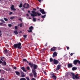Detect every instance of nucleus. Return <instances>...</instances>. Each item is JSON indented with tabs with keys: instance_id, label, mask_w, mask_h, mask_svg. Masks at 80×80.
I'll use <instances>...</instances> for the list:
<instances>
[{
	"instance_id": "1",
	"label": "nucleus",
	"mask_w": 80,
	"mask_h": 80,
	"mask_svg": "<svg viewBox=\"0 0 80 80\" xmlns=\"http://www.w3.org/2000/svg\"><path fill=\"white\" fill-rule=\"evenodd\" d=\"M28 65H30L31 68H32V70H37V68H38V66L33 63L29 62Z\"/></svg>"
},
{
	"instance_id": "2",
	"label": "nucleus",
	"mask_w": 80,
	"mask_h": 80,
	"mask_svg": "<svg viewBox=\"0 0 80 80\" xmlns=\"http://www.w3.org/2000/svg\"><path fill=\"white\" fill-rule=\"evenodd\" d=\"M32 14L30 13L31 16L32 17H35V16H37V15L38 16H40V15H41V13H38V12H35L34 11H32Z\"/></svg>"
},
{
	"instance_id": "3",
	"label": "nucleus",
	"mask_w": 80,
	"mask_h": 80,
	"mask_svg": "<svg viewBox=\"0 0 80 80\" xmlns=\"http://www.w3.org/2000/svg\"><path fill=\"white\" fill-rule=\"evenodd\" d=\"M14 48H18L21 49L22 48V44L20 42H19L18 44H15L13 45Z\"/></svg>"
},
{
	"instance_id": "4",
	"label": "nucleus",
	"mask_w": 80,
	"mask_h": 80,
	"mask_svg": "<svg viewBox=\"0 0 80 80\" xmlns=\"http://www.w3.org/2000/svg\"><path fill=\"white\" fill-rule=\"evenodd\" d=\"M52 76L51 77V78H53L54 80L57 79V76L55 75V74H54V73H52Z\"/></svg>"
},
{
	"instance_id": "5",
	"label": "nucleus",
	"mask_w": 80,
	"mask_h": 80,
	"mask_svg": "<svg viewBox=\"0 0 80 80\" xmlns=\"http://www.w3.org/2000/svg\"><path fill=\"white\" fill-rule=\"evenodd\" d=\"M56 49H57V48L53 47L52 48L50 49L51 52H55L56 51Z\"/></svg>"
},
{
	"instance_id": "6",
	"label": "nucleus",
	"mask_w": 80,
	"mask_h": 80,
	"mask_svg": "<svg viewBox=\"0 0 80 80\" xmlns=\"http://www.w3.org/2000/svg\"><path fill=\"white\" fill-rule=\"evenodd\" d=\"M32 72H33V75H34V77L36 78L37 77V72L35 70H32Z\"/></svg>"
},
{
	"instance_id": "7",
	"label": "nucleus",
	"mask_w": 80,
	"mask_h": 80,
	"mask_svg": "<svg viewBox=\"0 0 80 80\" xmlns=\"http://www.w3.org/2000/svg\"><path fill=\"white\" fill-rule=\"evenodd\" d=\"M71 74L73 78L75 77V78H76V79H80V78H79V77H78V76H75V74L73 73H72Z\"/></svg>"
},
{
	"instance_id": "8",
	"label": "nucleus",
	"mask_w": 80,
	"mask_h": 80,
	"mask_svg": "<svg viewBox=\"0 0 80 80\" xmlns=\"http://www.w3.org/2000/svg\"><path fill=\"white\" fill-rule=\"evenodd\" d=\"M53 62L54 64V65H57L58 62H59L58 60H56V59H53Z\"/></svg>"
},
{
	"instance_id": "9",
	"label": "nucleus",
	"mask_w": 80,
	"mask_h": 80,
	"mask_svg": "<svg viewBox=\"0 0 80 80\" xmlns=\"http://www.w3.org/2000/svg\"><path fill=\"white\" fill-rule=\"evenodd\" d=\"M57 56V53L56 52H54L53 53L52 57L54 58L55 57Z\"/></svg>"
},
{
	"instance_id": "10",
	"label": "nucleus",
	"mask_w": 80,
	"mask_h": 80,
	"mask_svg": "<svg viewBox=\"0 0 80 80\" xmlns=\"http://www.w3.org/2000/svg\"><path fill=\"white\" fill-rule=\"evenodd\" d=\"M40 12L42 14H45L46 13V12H45L44 9H42L40 10Z\"/></svg>"
},
{
	"instance_id": "11",
	"label": "nucleus",
	"mask_w": 80,
	"mask_h": 80,
	"mask_svg": "<svg viewBox=\"0 0 80 80\" xmlns=\"http://www.w3.org/2000/svg\"><path fill=\"white\" fill-rule=\"evenodd\" d=\"M21 75L22 77H25V73L22 71L21 72Z\"/></svg>"
},
{
	"instance_id": "12",
	"label": "nucleus",
	"mask_w": 80,
	"mask_h": 80,
	"mask_svg": "<svg viewBox=\"0 0 80 80\" xmlns=\"http://www.w3.org/2000/svg\"><path fill=\"white\" fill-rule=\"evenodd\" d=\"M73 67V65L71 63H69L68 65V68H72Z\"/></svg>"
},
{
	"instance_id": "13",
	"label": "nucleus",
	"mask_w": 80,
	"mask_h": 80,
	"mask_svg": "<svg viewBox=\"0 0 80 80\" xmlns=\"http://www.w3.org/2000/svg\"><path fill=\"white\" fill-rule=\"evenodd\" d=\"M78 60H75L73 61V63L74 65H77L78 62Z\"/></svg>"
},
{
	"instance_id": "14",
	"label": "nucleus",
	"mask_w": 80,
	"mask_h": 80,
	"mask_svg": "<svg viewBox=\"0 0 80 80\" xmlns=\"http://www.w3.org/2000/svg\"><path fill=\"white\" fill-rule=\"evenodd\" d=\"M21 69L23 71V72H27V70H25V67H22L21 68Z\"/></svg>"
},
{
	"instance_id": "15",
	"label": "nucleus",
	"mask_w": 80,
	"mask_h": 80,
	"mask_svg": "<svg viewBox=\"0 0 80 80\" xmlns=\"http://www.w3.org/2000/svg\"><path fill=\"white\" fill-rule=\"evenodd\" d=\"M60 67H61V64H59L58 65L57 68L56 69V70H60Z\"/></svg>"
},
{
	"instance_id": "16",
	"label": "nucleus",
	"mask_w": 80,
	"mask_h": 80,
	"mask_svg": "<svg viewBox=\"0 0 80 80\" xmlns=\"http://www.w3.org/2000/svg\"><path fill=\"white\" fill-rule=\"evenodd\" d=\"M2 65H3V66H5V65H7V63H6V62H5V61H4V62H2Z\"/></svg>"
},
{
	"instance_id": "17",
	"label": "nucleus",
	"mask_w": 80,
	"mask_h": 80,
	"mask_svg": "<svg viewBox=\"0 0 80 80\" xmlns=\"http://www.w3.org/2000/svg\"><path fill=\"white\" fill-rule=\"evenodd\" d=\"M77 69V68L75 67H73L72 68V70L73 71H75V70H76Z\"/></svg>"
},
{
	"instance_id": "18",
	"label": "nucleus",
	"mask_w": 80,
	"mask_h": 80,
	"mask_svg": "<svg viewBox=\"0 0 80 80\" xmlns=\"http://www.w3.org/2000/svg\"><path fill=\"white\" fill-rule=\"evenodd\" d=\"M15 73L17 75L19 76L20 73L18 71H16Z\"/></svg>"
},
{
	"instance_id": "19",
	"label": "nucleus",
	"mask_w": 80,
	"mask_h": 80,
	"mask_svg": "<svg viewBox=\"0 0 80 80\" xmlns=\"http://www.w3.org/2000/svg\"><path fill=\"white\" fill-rule=\"evenodd\" d=\"M22 7H23V3L22 2H21L19 5V8H22Z\"/></svg>"
},
{
	"instance_id": "20",
	"label": "nucleus",
	"mask_w": 80,
	"mask_h": 80,
	"mask_svg": "<svg viewBox=\"0 0 80 80\" xmlns=\"http://www.w3.org/2000/svg\"><path fill=\"white\" fill-rule=\"evenodd\" d=\"M14 33H15V35H18V32L17 30H15L13 32Z\"/></svg>"
},
{
	"instance_id": "21",
	"label": "nucleus",
	"mask_w": 80,
	"mask_h": 80,
	"mask_svg": "<svg viewBox=\"0 0 80 80\" xmlns=\"http://www.w3.org/2000/svg\"><path fill=\"white\" fill-rule=\"evenodd\" d=\"M27 6H28L26 7H25V8H26V9H27V8H29V7H30V6H29V4H27Z\"/></svg>"
},
{
	"instance_id": "22",
	"label": "nucleus",
	"mask_w": 80,
	"mask_h": 80,
	"mask_svg": "<svg viewBox=\"0 0 80 80\" xmlns=\"http://www.w3.org/2000/svg\"><path fill=\"white\" fill-rule=\"evenodd\" d=\"M33 27L32 26H31L29 28V30H32V29H33Z\"/></svg>"
},
{
	"instance_id": "23",
	"label": "nucleus",
	"mask_w": 80,
	"mask_h": 80,
	"mask_svg": "<svg viewBox=\"0 0 80 80\" xmlns=\"http://www.w3.org/2000/svg\"><path fill=\"white\" fill-rule=\"evenodd\" d=\"M33 22H36V18H35V17L33 18Z\"/></svg>"
},
{
	"instance_id": "24",
	"label": "nucleus",
	"mask_w": 80,
	"mask_h": 80,
	"mask_svg": "<svg viewBox=\"0 0 80 80\" xmlns=\"http://www.w3.org/2000/svg\"><path fill=\"white\" fill-rule=\"evenodd\" d=\"M0 20L1 21V22H3V23H5V21H4L2 19H0Z\"/></svg>"
},
{
	"instance_id": "25",
	"label": "nucleus",
	"mask_w": 80,
	"mask_h": 80,
	"mask_svg": "<svg viewBox=\"0 0 80 80\" xmlns=\"http://www.w3.org/2000/svg\"><path fill=\"white\" fill-rule=\"evenodd\" d=\"M50 62H53V59H52V58H50Z\"/></svg>"
},
{
	"instance_id": "26",
	"label": "nucleus",
	"mask_w": 80,
	"mask_h": 80,
	"mask_svg": "<svg viewBox=\"0 0 80 80\" xmlns=\"http://www.w3.org/2000/svg\"><path fill=\"white\" fill-rule=\"evenodd\" d=\"M22 61L23 62H27V59H23Z\"/></svg>"
},
{
	"instance_id": "27",
	"label": "nucleus",
	"mask_w": 80,
	"mask_h": 80,
	"mask_svg": "<svg viewBox=\"0 0 80 80\" xmlns=\"http://www.w3.org/2000/svg\"><path fill=\"white\" fill-rule=\"evenodd\" d=\"M45 17H46V14L44 15V16H42L41 18H45Z\"/></svg>"
},
{
	"instance_id": "28",
	"label": "nucleus",
	"mask_w": 80,
	"mask_h": 80,
	"mask_svg": "<svg viewBox=\"0 0 80 80\" xmlns=\"http://www.w3.org/2000/svg\"><path fill=\"white\" fill-rule=\"evenodd\" d=\"M20 80H26V79H25V78H20Z\"/></svg>"
},
{
	"instance_id": "29",
	"label": "nucleus",
	"mask_w": 80,
	"mask_h": 80,
	"mask_svg": "<svg viewBox=\"0 0 80 80\" xmlns=\"http://www.w3.org/2000/svg\"><path fill=\"white\" fill-rule=\"evenodd\" d=\"M11 10H13V11H16V9L15 8H11Z\"/></svg>"
},
{
	"instance_id": "30",
	"label": "nucleus",
	"mask_w": 80,
	"mask_h": 80,
	"mask_svg": "<svg viewBox=\"0 0 80 80\" xmlns=\"http://www.w3.org/2000/svg\"><path fill=\"white\" fill-rule=\"evenodd\" d=\"M26 68L27 69V70H30V67L28 66V67H27V68Z\"/></svg>"
},
{
	"instance_id": "31",
	"label": "nucleus",
	"mask_w": 80,
	"mask_h": 80,
	"mask_svg": "<svg viewBox=\"0 0 80 80\" xmlns=\"http://www.w3.org/2000/svg\"><path fill=\"white\" fill-rule=\"evenodd\" d=\"M4 19V20H5V21H6V22H7V21H8V19L7 18H3Z\"/></svg>"
},
{
	"instance_id": "32",
	"label": "nucleus",
	"mask_w": 80,
	"mask_h": 80,
	"mask_svg": "<svg viewBox=\"0 0 80 80\" xmlns=\"http://www.w3.org/2000/svg\"><path fill=\"white\" fill-rule=\"evenodd\" d=\"M29 76H30V77H32V76H33V74H32V73H31L30 74H29Z\"/></svg>"
},
{
	"instance_id": "33",
	"label": "nucleus",
	"mask_w": 80,
	"mask_h": 80,
	"mask_svg": "<svg viewBox=\"0 0 80 80\" xmlns=\"http://www.w3.org/2000/svg\"><path fill=\"white\" fill-rule=\"evenodd\" d=\"M4 51L5 52V53H8V50H7V49H5L4 50Z\"/></svg>"
},
{
	"instance_id": "34",
	"label": "nucleus",
	"mask_w": 80,
	"mask_h": 80,
	"mask_svg": "<svg viewBox=\"0 0 80 80\" xmlns=\"http://www.w3.org/2000/svg\"><path fill=\"white\" fill-rule=\"evenodd\" d=\"M43 73L45 75H47V73L46 72L44 71H43Z\"/></svg>"
},
{
	"instance_id": "35",
	"label": "nucleus",
	"mask_w": 80,
	"mask_h": 80,
	"mask_svg": "<svg viewBox=\"0 0 80 80\" xmlns=\"http://www.w3.org/2000/svg\"><path fill=\"white\" fill-rule=\"evenodd\" d=\"M14 18H15L14 17H11L10 18V19L11 20H13Z\"/></svg>"
},
{
	"instance_id": "36",
	"label": "nucleus",
	"mask_w": 80,
	"mask_h": 80,
	"mask_svg": "<svg viewBox=\"0 0 80 80\" xmlns=\"http://www.w3.org/2000/svg\"><path fill=\"white\" fill-rule=\"evenodd\" d=\"M28 32H32V30H28Z\"/></svg>"
},
{
	"instance_id": "37",
	"label": "nucleus",
	"mask_w": 80,
	"mask_h": 80,
	"mask_svg": "<svg viewBox=\"0 0 80 80\" xmlns=\"http://www.w3.org/2000/svg\"><path fill=\"white\" fill-rule=\"evenodd\" d=\"M14 5H12L11 6V8H14Z\"/></svg>"
},
{
	"instance_id": "38",
	"label": "nucleus",
	"mask_w": 80,
	"mask_h": 80,
	"mask_svg": "<svg viewBox=\"0 0 80 80\" xmlns=\"http://www.w3.org/2000/svg\"><path fill=\"white\" fill-rule=\"evenodd\" d=\"M23 37H24V38H26V37H27V35H24L23 36Z\"/></svg>"
},
{
	"instance_id": "39",
	"label": "nucleus",
	"mask_w": 80,
	"mask_h": 80,
	"mask_svg": "<svg viewBox=\"0 0 80 80\" xmlns=\"http://www.w3.org/2000/svg\"><path fill=\"white\" fill-rule=\"evenodd\" d=\"M8 26L9 27H12V25L11 24H8Z\"/></svg>"
},
{
	"instance_id": "40",
	"label": "nucleus",
	"mask_w": 80,
	"mask_h": 80,
	"mask_svg": "<svg viewBox=\"0 0 80 80\" xmlns=\"http://www.w3.org/2000/svg\"><path fill=\"white\" fill-rule=\"evenodd\" d=\"M26 4H27V3H25L23 5V7L24 8H25V5H26Z\"/></svg>"
},
{
	"instance_id": "41",
	"label": "nucleus",
	"mask_w": 80,
	"mask_h": 80,
	"mask_svg": "<svg viewBox=\"0 0 80 80\" xmlns=\"http://www.w3.org/2000/svg\"><path fill=\"white\" fill-rule=\"evenodd\" d=\"M67 50H69L70 49V48L69 47H68L67 46H66Z\"/></svg>"
},
{
	"instance_id": "42",
	"label": "nucleus",
	"mask_w": 80,
	"mask_h": 80,
	"mask_svg": "<svg viewBox=\"0 0 80 80\" xmlns=\"http://www.w3.org/2000/svg\"><path fill=\"white\" fill-rule=\"evenodd\" d=\"M13 69H14V70H17V67H13Z\"/></svg>"
},
{
	"instance_id": "43",
	"label": "nucleus",
	"mask_w": 80,
	"mask_h": 80,
	"mask_svg": "<svg viewBox=\"0 0 80 80\" xmlns=\"http://www.w3.org/2000/svg\"><path fill=\"white\" fill-rule=\"evenodd\" d=\"M12 13H13V12H10L9 13V15H11V14H12Z\"/></svg>"
},
{
	"instance_id": "44",
	"label": "nucleus",
	"mask_w": 80,
	"mask_h": 80,
	"mask_svg": "<svg viewBox=\"0 0 80 80\" xmlns=\"http://www.w3.org/2000/svg\"><path fill=\"white\" fill-rule=\"evenodd\" d=\"M23 23H21L20 24V27H22V24Z\"/></svg>"
},
{
	"instance_id": "45",
	"label": "nucleus",
	"mask_w": 80,
	"mask_h": 80,
	"mask_svg": "<svg viewBox=\"0 0 80 80\" xmlns=\"http://www.w3.org/2000/svg\"><path fill=\"white\" fill-rule=\"evenodd\" d=\"M18 28V27H17V26H16L15 27V30L17 29Z\"/></svg>"
},
{
	"instance_id": "46",
	"label": "nucleus",
	"mask_w": 80,
	"mask_h": 80,
	"mask_svg": "<svg viewBox=\"0 0 80 80\" xmlns=\"http://www.w3.org/2000/svg\"><path fill=\"white\" fill-rule=\"evenodd\" d=\"M3 23H2V22L0 23V25L1 26H2V25H3Z\"/></svg>"
},
{
	"instance_id": "47",
	"label": "nucleus",
	"mask_w": 80,
	"mask_h": 80,
	"mask_svg": "<svg viewBox=\"0 0 80 80\" xmlns=\"http://www.w3.org/2000/svg\"><path fill=\"white\" fill-rule=\"evenodd\" d=\"M26 79H27V80H30V79H29V78L28 77H27L26 78Z\"/></svg>"
},
{
	"instance_id": "48",
	"label": "nucleus",
	"mask_w": 80,
	"mask_h": 80,
	"mask_svg": "<svg viewBox=\"0 0 80 80\" xmlns=\"http://www.w3.org/2000/svg\"><path fill=\"white\" fill-rule=\"evenodd\" d=\"M73 54H74V53H71V54H70L71 56H72V55H73Z\"/></svg>"
},
{
	"instance_id": "49",
	"label": "nucleus",
	"mask_w": 80,
	"mask_h": 80,
	"mask_svg": "<svg viewBox=\"0 0 80 80\" xmlns=\"http://www.w3.org/2000/svg\"><path fill=\"white\" fill-rule=\"evenodd\" d=\"M78 64H80V61L79 60H78Z\"/></svg>"
},
{
	"instance_id": "50",
	"label": "nucleus",
	"mask_w": 80,
	"mask_h": 80,
	"mask_svg": "<svg viewBox=\"0 0 80 80\" xmlns=\"http://www.w3.org/2000/svg\"><path fill=\"white\" fill-rule=\"evenodd\" d=\"M42 1H43V0H42ZM41 1H42V0H38V2H39V3H41Z\"/></svg>"
},
{
	"instance_id": "51",
	"label": "nucleus",
	"mask_w": 80,
	"mask_h": 80,
	"mask_svg": "<svg viewBox=\"0 0 80 80\" xmlns=\"http://www.w3.org/2000/svg\"><path fill=\"white\" fill-rule=\"evenodd\" d=\"M33 10L32 11H34V12H35L36 11V8H34L33 9Z\"/></svg>"
},
{
	"instance_id": "52",
	"label": "nucleus",
	"mask_w": 80,
	"mask_h": 80,
	"mask_svg": "<svg viewBox=\"0 0 80 80\" xmlns=\"http://www.w3.org/2000/svg\"><path fill=\"white\" fill-rule=\"evenodd\" d=\"M45 47H47V43H46L45 44Z\"/></svg>"
},
{
	"instance_id": "53",
	"label": "nucleus",
	"mask_w": 80,
	"mask_h": 80,
	"mask_svg": "<svg viewBox=\"0 0 80 80\" xmlns=\"http://www.w3.org/2000/svg\"><path fill=\"white\" fill-rule=\"evenodd\" d=\"M2 61L1 60H0V64H1V63H2Z\"/></svg>"
},
{
	"instance_id": "54",
	"label": "nucleus",
	"mask_w": 80,
	"mask_h": 80,
	"mask_svg": "<svg viewBox=\"0 0 80 80\" xmlns=\"http://www.w3.org/2000/svg\"><path fill=\"white\" fill-rule=\"evenodd\" d=\"M32 80H36L35 79V78H32Z\"/></svg>"
},
{
	"instance_id": "55",
	"label": "nucleus",
	"mask_w": 80,
	"mask_h": 80,
	"mask_svg": "<svg viewBox=\"0 0 80 80\" xmlns=\"http://www.w3.org/2000/svg\"><path fill=\"white\" fill-rule=\"evenodd\" d=\"M26 15L27 16V17H29V15H28V14H27Z\"/></svg>"
},
{
	"instance_id": "56",
	"label": "nucleus",
	"mask_w": 80,
	"mask_h": 80,
	"mask_svg": "<svg viewBox=\"0 0 80 80\" xmlns=\"http://www.w3.org/2000/svg\"><path fill=\"white\" fill-rule=\"evenodd\" d=\"M78 74L77 73L76 74V75H75V76H77V77H78Z\"/></svg>"
},
{
	"instance_id": "57",
	"label": "nucleus",
	"mask_w": 80,
	"mask_h": 80,
	"mask_svg": "<svg viewBox=\"0 0 80 80\" xmlns=\"http://www.w3.org/2000/svg\"><path fill=\"white\" fill-rule=\"evenodd\" d=\"M0 60H2V61H3V59L2 58H1Z\"/></svg>"
},
{
	"instance_id": "58",
	"label": "nucleus",
	"mask_w": 80,
	"mask_h": 80,
	"mask_svg": "<svg viewBox=\"0 0 80 80\" xmlns=\"http://www.w3.org/2000/svg\"><path fill=\"white\" fill-rule=\"evenodd\" d=\"M21 10H24V8H22Z\"/></svg>"
},
{
	"instance_id": "59",
	"label": "nucleus",
	"mask_w": 80,
	"mask_h": 80,
	"mask_svg": "<svg viewBox=\"0 0 80 80\" xmlns=\"http://www.w3.org/2000/svg\"><path fill=\"white\" fill-rule=\"evenodd\" d=\"M28 12L29 13H30V11H28Z\"/></svg>"
},
{
	"instance_id": "60",
	"label": "nucleus",
	"mask_w": 80,
	"mask_h": 80,
	"mask_svg": "<svg viewBox=\"0 0 80 80\" xmlns=\"http://www.w3.org/2000/svg\"><path fill=\"white\" fill-rule=\"evenodd\" d=\"M6 47H8L9 46L8 45H6Z\"/></svg>"
},
{
	"instance_id": "61",
	"label": "nucleus",
	"mask_w": 80,
	"mask_h": 80,
	"mask_svg": "<svg viewBox=\"0 0 80 80\" xmlns=\"http://www.w3.org/2000/svg\"><path fill=\"white\" fill-rule=\"evenodd\" d=\"M19 33H22V31H20Z\"/></svg>"
},
{
	"instance_id": "62",
	"label": "nucleus",
	"mask_w": 80,
	"mask_h": 80,
	"mask_svg": "<svg viewBox=\"0 0 80 80\" xmlns=\"http://www.w3.org/2000/svg\"><path fill=\"white\" fill-rule=\"evenodd\" d=\"M37 9H39V7H37Z\"/></svg>"
},
{
	"instance_id": "63",
	"label": "nucleus",
	"mask_w": 80,
	"mask_h": 80,
	"mask_svg": "<svg viewBox=\"0 0 80 80\" xmlns=\"http://www.w3.org/2000/svg\"><path fill=\"white\" fill-rule=\"evenodd\" d=\"M27 63H29V62H28V61H27Z\"/></svg>"
},
{
	"instance_id": "64",
	"label": "nucleus",
	"mask_w": 80,
	"mask_h": 80,
	"mask_svg": "<svg viewBox=\"0 0 80 80\" xmlns=\"http://www.w3.org/2000/svg\"><path fill=\"white\" fill-rule=\"evenodd\" d=\"M2 58L3 59V58H4V57H2Z\"/></svg>"
}]
</instances>
